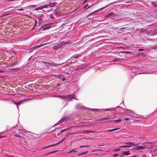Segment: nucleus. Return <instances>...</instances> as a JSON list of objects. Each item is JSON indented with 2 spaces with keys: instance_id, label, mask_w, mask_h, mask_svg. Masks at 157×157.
Returning <instances> with one entry per match:
<instances>
[{
  "instance_id": "16",
  "label": "nucleus",
  "mask_w": 157,
  "mask_h": 157,
  "mask_svg": "<svg viewBox=\"0 0 157 157\" xmlns=\"http://www.w3.org/2000/svg\"><path fill=\"white\" fill-rule=\"evenodd\" d=\"M63 45H61V46H55V47H54V48H53V49H56L57 48H59L60 47H61Z\"/></svg>"
},
{
  "instance_id": "39",
  "label": "nucleus",
  "mask_w": 157,
  "mask_h": 157,
  "mask_svg": "<svg viewBox=\"0 0 157 157\" xmlns=\"http://www.w3.org/2000/svg\"><path fill=\"white\" fill-rule=\"evenodd\" d=\"M20 10V11H21V10H23V9H20L19 10Z\"/></svg>"
},
{
  "instance_id": "32",
  "label": "nucleus",
  "mask_w": 157,
  "mask_h": 157,
  "mask_svg": "<svg viewBox=\"0 0 157 157\" xmlns=\"http://www.w3.org/2000/svg\"><path fill=\"white\" fill-rule=\"evenodd\" d=\"M120 149H116L114 151H118V150H120Z\"/></svg>"
},
{
  "instance_id": "2",
  "label": "nucleus",
  "mask_w": 157,
  "mask_h": 157,
  "mask_svg": "<svg viewBox=\"0 0 157 157\" xmlns=\"http://www.w3.org/2000/svg\"><path fill=\"white\" fill-rule=\"evenodd\" d=\"M63 139L62 140H61L60 141H59V142L58 143H57L56 144H52V145H49L48 146H47V147H44L43 148H46L47 147H54V146L56 145H57L59 143H62L63 142Z\"/></svg>"
},
{
  "instance_id": "40",
  "label": "nucleus",
  "mask_w": 157,
  "mask_h": 157,
  "mask_svg": "<svg viewBox=\"0 0 157 157\" xmlns=\"http://www.w3.org/2000/svg\"><path fill=\"white\" fill-rule=\"evenodd\" d=\"M4 137L3 136H0V138H3Z\"/></svg>"
},
{
  "instance_id": "18",
  "label": "nucleus",
  "mask_w": 157,
  "mask_h": 157,
  "mask_svg": "<svg viewBox=\"0 0 157 157\" xmlns=\"http://www.w3.org/2000/svg\"><path fill=\"white\" fill-rule=\"evenodd\" d=\"M138 51L139 52H141L144 51V50L143 49L140 48L138 49Z\"/></svg>"
},
{
  "instance_id": "29",
  "label": "nucleus",
  "mask_w": 157,
  "mask_h": 157,
  "mask_svg": "<svg viewBox=\"0 0 157 157\" xmlns=\"http://www.w3.org/2000/svg\"><path fill=\"white\" fill-rule=\"evenodd\" d=\"M49 27H50L49 26H48V27H46L45 29H43V30H45V29H46V28H48Z\"/></svg>"
},
{
  "instance_id": "45",
  "label": "nucleus",
  "mask_w": 157,
  "mask_h": 157,
  "mask_svg": "<svg viewBox=\"0 0 157 157\" xmlns=\"http://www.w3.org/2000/svg\"><path fill=\"white\" fill-rule=\"evenodd\" d=\"M2 71H0V72H1Z\"/></svg>"
},
{
  "instance_id": "11",
  "label": "nucleus",
  "mask_w": 157,
  "mask_h": 157,
  "mask_svg": "<svg viewBox=\"0 0 157 157\" xmlns=\"http://www.w3.org/2000/svg\"><path fill=\"white\" fill-rule=\"evenodd\" d=\"M55 5V3H50L49 4V6L50 7H52Z\"/></svg>"
},
{
  "instance_id": "1",
  "label": "nucleus",
  "mask_w": 157,
  "mask_h": 157,
  "mask_svg": "<svg viewBox=\"0 0 157 157\" xmlns=\"http://www.w3.org/2000/svg\"><path fill=\"white\" fill-rule=\"evenodd\" d=\"M63 139L62 140H61L60 141H59V142L58 143H57L56 144H52V145H49L48 146H47V147H44L43 148H46L47 147H54V146L56 145H57L59 143H62L63 142Z\"/></svg>"
},
{
  "instance_id": "49",
  "label": "nucleus",
  "mask_w": 157,
  "mask_h": 157,
  "mask_svg": "<svg viewBox=\"0 0 157 157\" xmlns=\"http://www.w3.org/2000/svg\"><path fill=\"white\" fill-rule=\"evenodd\" d=\"M51 129V128H50V129H48V130H50V129Z\"/></svg>"
},
{
  "instance_id": "47",
  "label": "nucleus",
  "mask_w": 157,
  "mask_h": 157,
  "mask_svg": "<svg viewBox=\"0 0 157 157\" xmlns=\"http://www.w3.org/2000/svg\"><path fill=\"white\" fill-rule=\"evenodd\" d=\"M51 129V128H50V129H48V130H50V129Z\"/></svg>"
},
{
  "instance_id": "9",
  "label": "nucleus",
  "mask_w": 157,
  "mask_h": 157,
  "mask_svg": "<svg viewBox=\"0 0 157 157\" xmlns=\"http://www.w3.org/2000/svg\"><path fill=\"white\" fill-rule=\"evenodd\" d=\"M116 16L114 14V13H110L109 14H108V15H107L106 16V17H109L110 16Z\"/></svg>"
},
{
  "instance_id": "15",
  "label": "nucleus",
  "mask_w": 157,
  "mask_h": 157,
  "mask_svg": "<svg viewBox=\"0 0 157 157\" xmlns=\"http://www.w3.org/2000/svg\"><path fill=\"white\" fill-rule=\"evenodd\" d=\"M72 152H77V151H76L75 150H72L71 151H70L69 152V153H71Z\"/></svg>"
},
{
  "instance_id": "22",
  "label": "nucleus",
  "mask_w": 157,
  "mask_h": 157,
  "mask_svg": "<svg viewBox=\"0 0 157 157\" xmlns=\"http://www.w3.org/2000/svg\"><path fill=\"white\" fill-rule=\"evenodd\" d=\"M118 154H114L113 157H116L118 156Z\"/></svg>"
},
{
  "instance_id": "46",
  "label": "nucleus",
  "mask_w": 157,
  "mask_h": 157,
  "mask_svg": "<svg viewBox=\"0 0 157 157\" xmlns=\"http://www.w3.org/2000/svg\"><path fill=\"white\" fill-rule=\"evenodd\" d=\"M90 6H89V7H88L87 8H89V7H90Z\"/></svg>"
},
{
  "instance_id": "27",
  "label": "nucleus",
  "mask_w": 157,
  "mask_h": 157,
  "mask_svg": "<svg viewBox=\"0 0 157 157\" xmlns=\"http://www.w3.org/2000/svg\"><path fill=\"white\" fill-rule=\"evenodd\" d=\"M85 132H92L90 131H85Z\"/></svg>"
},
{
  "instance_id": "23",
  "label": "nucleus",
  "mask_w": 157,
  "mask_h": 157,
  "mask_svg": "<svg viewBox=\"0 0 157 157\" xmlns=\"http://www.w3.org/2000/svg\"><path fill=\"white\" fill-rule=\"evenodd\" d=\"M17 69H13L12 70V72H15L16 71H17Z\"/></svg>"
},
{
  "instance_id": "24",
  "label": "nucleus",
  "mask_w": 157,
  "mask_h": 157,
  "mask_svg": "<svg viewBox=\"0 0 157 157\" xmlns=\"http://www.w3.org/2000/svg\"><path fill=\"white\" fill-rule=\"evenodd\" d=\"M41 46V45H39L36 46L34 48H39L40 46Z\"/></svg>"
},
{
  "instance_id": "43",
  "label": "nucleus",
  "mask_w": 157,
  "mask_h": 157,
  "mask_svg": "<svg viewBox=\"0 0 157 157\" xmlns=\"http://www.w3.org/2000/svg\"><path fill=\"white\" fill-rule=\"evenodd\" d=\"M7 14H5L4 15V16H7Z\"/></svg>"
},
{
  "instance_id": "31",
  "label": "nucleus",
  "mask_w": 157,
  "mask_h": 157,
  "mask_svg": "<svg viewBox=\"0 0 157 157\" xmlns=\"http://www.w3.org/2000/svg\"><path fill=\"white\" fill-rule=\"evenodd\" d=\"M20 103L19 102H17L16 103V104L17 105H18L20 104Z\"/></svg>"
},
{
  "instance_id": "38",
  "label": "nucleus",
  "mask_w": 157,
  "mask_h": 157,
  "mask_svg": "<svg viewBox=\"0 0 157 157\" xmlns=\"http://www.w3.org/2000/svg\"><path fill=\"white\" fill-rule=\"evenodd\" d=\"M110 109H107L105 110V111H110Z\"/></svg>"
},
{
  "instance_id": "30",
  "label": "nucleus",
  "mask_w": 157,
  "mask_h": 157,
  "mask_svg": "<svg viewBox=\"0 0 157 157\" xmlns=\"http://www.w3.org/2000/svg\"><path fill=\"white\" fill-rule=\"evenodd\" d=\"M124 120H129V118H124Z\"/></svg>"
},
{
  "instance_id": "25",
  "label": "nucleus",
  "mask_w": 157,
  "mask_h": 157,
  "mask_svg": "<svg viewBox=\"0 0 157 157\" xmlns=\"http://www.w3.org/2000/svg\"><path fill=\"white\" fill-rule=\"evenodd\" d=\"M88 6V4H86V5H85L84 7H83V8H86L87 7V6Z\"/></svg>"
},
{
  "instance_id": "42",
  "label": "nucleus",
  "mask_w": 157,
  "mask_h": 157,
  "mask_svg": "<svg viewBox=\"0 0 157 157\" xmlns=\"http://www.w3.org/2000/svg\"><path fill=\"white\" fill-rule=\"evenodd\" d=\"M83 68V67H82V68H80V69H82V68Z\"/></svg>"
},
{
  "instance_id": "44",
  "label": "nucleus",
  "mask_w": 157,
  "mask_h": 157,
  "mask_svg": "<svg viewBox=\"0 0 157 157\" xmlns=\"http://www.w3.org/2000/svg\"><path fill=\"white\" fill-rule=\"evenodd\" d=\"M140 32H143V30H141L140 31Z\"/></svg>"
},
{
  "instance_id": "3",
  "label": "nucleus",
  "mask_w": 157,
  "mask_h": 157,
  "mask_svg": "<svg viewBox=\"0 0 157 157\" xmlns=\"http://www.w3.org/2000/svg\"><path fill=\"white\" fill-rule=\"evenodd\" d=\"M126 144H127V145L121 146V147H130V146L129 145H134V144L133 143L131 142H129L126 143Z\"/></svg>"
},
{
  "instance_id": "48",
  "label": "nucleus",
  "mask_w": 157,
  "mask_h": 157,
  "mask_svg": "<svg viewBox=\"0 0 157 157\" xmlns=\"http://www.w3.org/2000/svg\"><path fill=\"white\" fill-rule=\"evenodd\" d=\"M51 129V128H50V129H48V130H50V129Z\"/></svg>"
},
{
  "instance_id": "50",
  "label": "nucleus",
  "mask_w": 157,
  "mask_h": 157,
  "mask_svg": "<svg viewBox=\"0 0 157 157\" xmlns=\"http://www.w3.org/2000/svg\"><path fill=\"white\" fill-rule=\"evenodd\" d=\"M51 129V128H50V129H48V130H50V129Z\"/></svg>"
},
{
  "instance_id": "20",
  "label": "nucleus",
  "mask_w": 157,
  "mask_h": 157,
  "mask_svg": "<svg viewBox=\"0 0 157 157\" xmlns=\"http://www.w3.org/2000/svg\"><path fill=\"white\" fill-rule=\"evenodd\" d=\"M5 157H13V156H10L7 155H5Z\"/></svg>"
},
{
  "instance_id": "37",
  "label": "nucleus",
  "mask_w": 157,
  "mask_h": 157,
  "mask_svg": "<svg viewBox=\"0 0 157 157\" xmlns=\"http://www.w3.org/2000/svg\"><path fill=\"white\" fill-rule=\"evenodd\" d=\"M55 152V151H52L50 153H54Z\"/></svg>"
},
{
  "instance_id": "17",
  "label": "nucleus",
  "mask_w": 157,
  "mask_h": 157,
  "mask_svg": "<svg viewBox=\"0 0 157 157\" xmlns=\"http://www.w3.org/2000/svg\"><path fill=\"white\" fill-rule=\"evenodd\" d=\"M42 9L44 8H47L48 7V6H47V5H44L42 6Z\"/></svg>"
},
{
  "instance_id": "10",
  "label": "nucleus",
  "mask_w": 157,
  "mask_h": 157,
  "mask_svg": "<svg viewBox=\"0 0 157 157\" xmlns=\"http://www.w3.org/2000/svg\"><path fill=\"white\" fill-rule=\"evenodd\" d=\"M144 147L141 146H137V147L136 148V149L139 150L140 149H142L144 148Z\"/></svg>"
},
{
  "instance_id": "28",
  "label": "nucleus",
  "mask_w": 157,
  "mask_h": 157,
  "mask_svg": "<svg viewBox=\"0 0 157 157\" xmlns=\"http://www.w3.org/2000/svg\"><path fill=\"white\" fill-rule=\"evenodd\" d=\"M35 25H36L37 24V21L36 20H35Z\"/></svg>"
},
{
  "instance_id": "12",
  "label": "nucleus",
  "mask_w": 157,
  "mask_h": 157,
  "mask_svg": "<svg viewBox=\"0 0 157 157\" xmlns=\"http://www.w3.org/2000/svg\"><path fill=\"white\" fill-rule=\"evenodd\" d=\"M86 152H83V153H82L81 154H78V156H81V155H86Z\"/></svg>"
},
{
  "instance_id": "35",
  "label": "nucleus",
  "mask_w": 157,
  "mask_h": 157,
  "mask_svg": "<svg viewBox=\"0 0 157 157\" xmlns=\"http://www.w3.org/2000/svg\"><path fill=\"white\" fill-rule=\"evenodd\" d=\"M66 129H63V130H62L61 131V132H63V131H64L65 130H66Z\"/></svg>"
},
{
  "instance_id": "13",
  "label": "nucleus",
  "mask_w": 157,
  "mask_h": 157,
  "mask_svg": "<svg viewBox=\"0 0 157 157\" xmlns=\"http://www.w3.org/2000/svg\"><path fill=\"white\" fill-rule=\"evenodd\" d=\"M43 9H42V6H40L38 8H36V9H35V10H42Z\"/></svg>"
},
{
  "instance_id": "8",
  "label": "nucleus",
  "mask_w": 157,
  "mask_h": 157,
  "mask_svg": "<svg viewBox=\"0 0 157 157\" xmlns=\"http://www.w3.org/2000/svg\"><path fill=\"white\" fill-rule=\"evenodd\" d=\"M119 129H120L119 128H114V129H107L105 131L106 132H112V131H114L115 130H117Z\"/></svg>"
},
{
  "instance_id": "6",
  "label": "nucleus",
  "mask_w": 157,
  "mask_h": 157,
  "mask_svg": "<svg viewBox=\"0 0 157 157\" xmlns=\"http://www.w3.org/2000/svg\"><path fill=\"white\" fill-rule=\"evenodd\" d=\"M62 98H63L64 99H68V98H71V99H72V98H74L73 97H71V95H67V96H63V97Z\"/></svg>"
},
{
  "instance_id": "7",
  "label": "nucleus",
  "mask_w": 157,
  "mask_h": 157,
  "mask_svg": "<svg viewBox=\"0 0 157 157\" xmlns=\"http://www.w3.org/2000/svg\"><path fill=\"white\" fill-rule=\"evenodd\" d=\"M126 112L127 113H130L132 115H135V113L134 112L130 110H126Z\"/></svg>"
},
{
  "instance_id": "4",
  "label": "nucleus",
  "mask_w": 157,
  "mask_h": 157,
  "mask_svg": "<svg viewBox=\"0 0 157 157\" xmlns=\"http://www.w3.org/2000/svg\"><path fill=\"white\" fill-rule=\"evenodd\" d=\"M130 151H127L124 152L121 154L122 156H124V155H128L130 154Z\"/></svg>"
},
{
  "instance_id": "21",
  "label": "nucleus",
  "mask_w": 157,
  "mask_h": 157,
  "mask_svg": "<svg viewBox=\"0 0 157 157\" xmlns=\"http://www.w3.org/2000/svg\"><path fill=\"white\" fill-rule=\"evenodd\" d=\"M89 147V146H87V145L85 146V145H84V146H80V147L81 148V147Z\"/></svg>"
},
{
  "instance_id": "41",
  "label": "nucleus",
  "mask_w": 157,
  "mask_h": 157,
  "mask_svg": "<svg viewBox=\"0 0 157 157\" xmlns=\"http://www.w3.org/2000/svg\"><path fill=\"white\" fill-rule=\"evenodd\" d=\"M88 1V0H86L85 1V2H84V3H85L86 2H87Z\"/></svg>"
},
{
  "instance_id": "34",
  "label": "nucleus",
  "mask_w": 157,
  "mask_h": 157,
  "mask_svg": "<svg viewBox=\"0 0 157 157\" xmlns=\"http://www.w3.org/2000/svg\"><path fill=\"white\" fill-rule=\"evenodd\" d=\"M65 78H62V80L63 81H64L65 80Z\"/></svg>"
},
{
  "instance_id": "14",
  "label": "nucleus",
  "mask_w": 157,
  "mask_h": 157,
  "mask_svg": "<svg viewBox=\"0 0 157 157\" xmlns=\"http://www.w3.org/2000/svg\"><path fill=\"white\" fill-rule=\"evenodd\" d=\"M17 137L21 139H22L23 140L25 139L24 137H23L21 136H17Z\"/></svg>"
},
{
  "instance_id": "36",
  "label": "nucleus",
  "mask_w": 157,
  "mask_h": 157,
  "mask_svg": "<svg viewBox=\"0 0 157 157\" xmlns=\"http://www.w3.org/2000/svg\"><path fill=\"white\" fill-rule=\"evenodd\" d=\"M152 3L153 5H154L155 6H156L155 5V2H153Z\"/></svg>"
},
{
  "instance_id": "26",
  "label": "nucleus",
  "mask_w": 157,
  "mask_h": 157,
  "mask_svg": "<svg viewBox=\"0 0 157 157\" xmlns=\"http://www.w3.org/2000/svg\"><path fill=\"white\" fill-rule=\"evenodd\" d=\"M121 120H117V121H115L114 122H119V121H121Z\"/></svg>"
},
{
  "instance_id": "19",
  "label": "nucleus",
  "mask_w": 157,
  "mask_h": 157,
  "mask_svg": "<svg viewBox=\"0 0 157 157\" xmlns=\"http://www.w3.org/2000/svg\"><path fill=\"white\" fill-rule=\"evenodd\" d=\"M109 118H108V117H105L104 118H103L102 119L103 120H108L109 119Z\"/></svg>"
},
{
  "instance_id": "33",
  "label": "nucleus",
  "mask_w": 157,
  "mask_h": 157,
  "mask_svg": "<svg viewBox=\"0 0 157 157\" xmlns=\"http://www.w3.org/2000/svg\"><path fill=\"white\" fill-rule=\"evenodd\" d=\"M124 53H129V52H124Z\"/></svg>"
},
{
  "instance_id": "5",
  "label": "nucleus",
  "mask_w": 157,
  "mask_h": 157,
  "mask_svg": "<svg viewBox=\"0 0 157 157\" xmlns=\"http://www.w3.org/2000/svg\"><path fill=\"white\" fill-rule=\"evenodd\" d=\"M68 120V118L67 117H64L62 118L59 121V123H62L65 120L67 121Z\"/></svg>"
}]
</instances>
